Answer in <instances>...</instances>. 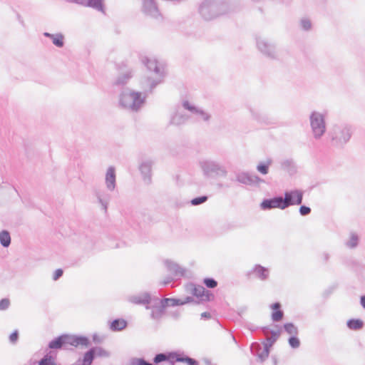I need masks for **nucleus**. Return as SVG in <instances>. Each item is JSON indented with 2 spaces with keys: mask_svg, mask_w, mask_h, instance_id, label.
Instances as JSON below:
<instances>
[{
  "mask_svg": "<svg viewBox=\"0 0 365 365\" xmlns=\"http://www.w3.org/2000/svg\"><path fill=\"white\" fill-rule=\"evenodd\" d=\"M120 104L125 108L136 109L143 103L141 94L133 91H126L121 94Z\"/></svg>",
  "mask_w": 365,
  "mask_h": 365,
  "instance_id": "nucleus-1",
  "label": "nucleus"
},
{
  "mask_svg": "<svg viewBox=\"0 0 365 365\" xmlns=\"http://www.w3.org/2000/svg\"><path fill=\"white\" fill-rule=\"evenodd\" d=\"M291 197L292 194H285L284 199L279 197L270 200H265L261 203V207L264 210L272 208L284 209L289 205Z\"/></svg>",
  "mask_w": 365,
  "mask_h": 365,
  "instance_id": "nucleus-2",
  "label": "nucleus"
},
{
  "mask_svg": "<svg viewBox=\"0 0 365 365\" xmlns=\"http://www.w3.org/2000/svg\"><path fill=\"white\" fill-rule=\"evenodd\" d=\"M311 125L316 136L323 135L325 131V123L322 115L313 113L311 115Z\"/></svg>",
  "mask_w": 365,
  "mask_h": 365,
  "instance_id": "nucleus-3",
  "label": "nucleus"
},
{
  "mask_svg": "<svg viewBox=\"0 0 365 365\" xmlns=\"http://www.w3.org/2000/svg\"><path fill=\"white\" fill-rule=\"evenodd\" d=\"M351 137L350 130L346 127L334 128L331 132V138L337 144L346 143Z\"/></svg>",
  "mask_w": 365,
  "mask_h": 365,
  "instance_id": "nucleus-4",
  "label": "nucleus"
},
{
  "mask_svg": "<svg viewBox=\"0 0 365 365\" xmlns=\"http://www.w3.org/2000/svg\"><path fill=\"white\" fill-rule=\"evenodd\" d=\"M65 340L66 346H88V340L86 337L82 336H76L71 335H65Z\"/></svg>",
  "mask_w": 365,
  "mask_h": 365,
  "instance_id": "nucleus-5",
  "label": "nucleus"
},
{
  "mask_svg": "<svg viewBox=\"0 0 365 365\" xmlns=\"http://www.w3.org/2000/svg\"><path fill=\"white\" fill-rule=\"evenodd\" d=\"M192 293L194 296L200 298L201 300L209 301L212 298V295L203 287L200 285L194 287Z\"/></svg>",
  "mask_w": 365,
  "mask_h": 365,
  "instance_id": "nucleus-6",
  "label": "nucleus"
},
{
  "mask_svg": "<svg viewBox=\"0 0 365 365\" xmlns=\"http://www.w3.org/2000/svg\"><path fill=\"white\" fill-rule=\"evenodd\" d=\"M252 273L255 274L256 277L262 280L266 279L269 275L268 270L260 265L255 266L252 271Z\"/></svg>",
  "mask_w": 365,
  "mask_h": 365,
  "instance_id": "nucleus-7",
  "label": "nucleus"
},
{
  "mask_svg": "<svg viewBox=\"0 0 365 365\" xmlns=\"http://www.w3.org/2000/svg\"><path fill=\"white\" fill-rule=\"evenodd\" d=\"M273 310L272 319L273 321L278 322L282 319L283 312L280 310V304L277 302L272 306Z\"/></svg>",
  "mask_w": 365,
  "mask_h": 365,
  "instance_id": "nucleus-8",
  "label": "nucleus"
},
{
  "mask_svg": "<svg viewBox=\"0 0 365 365\" xmlns=\"http://www.w3.org/2000/svg\"><path fill=\"white\" fill-rule=\"evenodd\" d=\"M50 349H60L63 346H66L65 335H62L54 340L51 341L48 345Z\"/></svg>",
  "mask_w": 365,
  "mask_h": 365,
  "instance_id": "nucleus-9",
  "label": "nucleus"
},
{
  "mask_svg": "<svg viewBox=\"0 0 365 365\" xmlns=\"http://www.w3.org/2000/svg\"><path fill=\"white\" fill-rule=\"evenodd\" d=\"M106 183L107 186L109 188H114L115 186V170L113 168H110L106 173Z\"/></svg>",
  "mask_w": 365,
  "mask_h": 365,
  "instance_id": "nucleus-10",
  "label": "nucleus"
},
{
  "mask_svg": "<svg viewBox=\"0 0 365 365\" xmlns=\"http://www.w3.org/2000/svg\"><path fill=\"white\" fill-rule=\"evenodd\" d=\"M285 194H292L291 202L289 205H299L302 201V193L298 190L286 192Z\"/></svg>",
  "mask_w": 365,
  "mask_h": 365,
  "instance_id": "nucleus-11",
  "label": "nucleus"
},
{
  "mask_svg": "<svg viewBox=\"0 0 365 365\" xmlns=\"http://www.w3.org/2000/svg\"><path fill=\"white\" fill-rule=\"evenodd\" d=\"M46 36H49L52 38L53 44H55L56 46L62 47L63 46V36L61 34H45Z\"/></svg>",
  "mask_w": 365,
  "mask_h": 365,
  "instance_id": "nucleus-12",
  "label": "nucleus"
},
{
  "mask_svg": "<svg viewBox=\"0 0 365 365\" xmlns=\"http://www.w3.org/2000/svg\"><path fill=\"white\" fill-rule=\"evenodd\" d=\"M126 327V322L123 319L114 320L110 325V327L114 331H120Z\"/></svg>",
  "mask_w": 365,
  "mask_h": 365,
  "instance_id": "nucleus-13",
  "label": "nucleus"
},
{
  "mask_svg": "<svg viewBox=\"0 0 365 365\" xmlns=\"http://www.w3.org/2000/svg\"><path fill=\"white\" fill-rule=\"evenodd\" d=\"M0 242L4 247H8L11 243V237L8 232H0Z\"/></svg>",
  "mask_w": 365,
  "mask_h": 365,
  "instance_id": "nucleus-14",
  "label": "nucleus"
},
{
  "mask_svg": "<svg viewBox=\"0 0 365 365\" xmlns=\"http://www.w3.org/2000/svg\"><path fill=\"white\" fill-rule=\"evenodd\" d=\"M363 322L361 319H351L348 321L347 326L351 329H360L363 327Z\"/></svg>",
  "mask_w": 365,
  "mask_h": 365,
  "instance_id": "nucleus-15",
  "label": "nucleus"
},
{
  "mask_svg": "<svg viewBox=\"0 0 365 365\" xmlns=\"http://www.w3.org/2000/svg\"><path fill=\"white\" fill-rule=\"evenodd\" d=\"M93 351H88L84 354L82 365H91L93 359Z\"/></svg>",
  "mask_w": 365,
  "mask_h": 365,
  "instance_id": "nucleus-16",
  "label": "nucleus"
},
{
  "mask_svg": "<svg viewBox=\"0 0 365 365\" xmlns=\"http://www.w3.org/2000/svg\"><path fill=\"white\" fill-rule=\"evenodd\" d=\"M285 331L290 335H296L297 334V327L292 323H287L284 325Z\"/></svg>",
  "mask_w": 365,
  "mask_h": 365,
  "instance_id": "nucleus-17",
  "label": "nucleus"
},
{
  "mask_svg": "<svg viewBox=\"0 0 365 365\" xmlns=\"http://www.w3.org/2000/svg\"><path fill=\"white\" fill-rule=\"evenodd\" d=\"M170 359H174V356L172 355V354H169V355H165V354H158L155 359H154V361L155 363H159V362H161V361H165V360H170Z\"/></svg>",
  "mask_w": 365,
  "mask_h": 365,
  "instance_id": "nucleus-18",
  "label": "nucleus"
},
{
  "mask_svg": "<svg viewBox=\"0 0 365 365\" xmlns=\"http://www.w3.org/2000/svg\"><path fill=\"white\" fill-rule=\"evenodd\" d=\"M38 365H57L55 363L54 359L51 356H46L40 361Z\"/></svg>",
  "mask_w": 365,
  "mask_h": 365,
  "instance_id": "nucleus-19",
  "label": "nucleus"
},
{
  "mask_svg": "<svg viewBox=\"0 0 365 365\" xmlns=\"http://www.w3.org/2000/svg\"><path fill=\"white\" fill-rule=\"evenodd\" d=\"M203 282L205 284V286L208 288H215L217 285V282L215 279L211 278H205Z\"/></svg>",
  "mask_w": 365,
  "mask_h": 365,
  "instance_id": "nucleus-20",
  "label": "nucleus"
},
{
  "mask_svg": "<svg viewBox=\"0 0 365 365\" xmlns=\"http://www.w3.org/2000/svg\"><path fill=\"white\" fill-rule=\"evenodd\" d=\"M91 351H93V355L99 356H107L108 353L100 347H96L91 349Z\"/></svg>",
  "mask_w": 365,
  "mask_h": 365,
  "instance_id": "nucleus-21",
  "label": "nucleus"
},
{
  "mask_svg": "<svg viewBox=\"0 0 365 365\" xmlns=\"http://www.w3.org/2000/svg\"><path fill=\"white\" fill-rule=\"evenodd\" d=\"M289 344L292 348H298L300 345V341L297 337L293 336L289 338Z\"/></svg>",
  "mask_w": 365,
  "mask_h": 365,
  "instance_id": "nucleus-22",
  "label": "nucleus"
},
{
  "mask_svg": "<svg viewBox=\"0 0 365 365\" xmlns=\"http://www.w3.org/2000/svg\"><path fill=\"white\" fill-rule=\"evenodd\" d=\"M357 242H358V237L355 235H351L347 242V245L349 247L353 248L356 246Z\"/></svg>",
  "mask_w": 365,
  "mask_h": 365,
  "instance_id": "nucleus-23",
  "label": "nucleus"
},
{
  "mask_svg": "<svg viewBox=\"0 0 365 365\" xmlns=\"http://www.w3.org/2000/svg\"><path fill=\"white\" fill-rule=\"evenodd\" d=\"M207 198L205 196H202V197H196V198L192 199L191 202L194 205H200V204H201L202 202H205L207 200Z\"/></svg>",
  "mask_w": 365,
  "mask_h": 365,
  "instance_id": "nucleus-24",
  "label": "nucleus"
},
{
  "mask_svg": "<svg viewBox=\"0 0 365 365\" xmlns=\"http://www.w3.org/2000/svg\"><path fill=\"white\" fill-rule=\"evenodd\" d=\"M10 305V301L8 299H3L0 302V310L6 309Z\"/></svg>",
  "mask_w": 365,
  "mask_h": 365,
  "instance_id": "nucleus-25",
  "label": "nucleus"
},
{
  "mask_svg": "<svg viewBox=\"0 0 365 365\" xmlns=\"http://www.w3.org/2000/svg\"><path fill=\"white\" fill-rule=\"evenodd\" d=\"M268 167L269 165L267 164H260L257 166V170L262 174H267L268 173Z\"/></svg>",
  "mask_w": 365,
  "mask_h": 365,
  "instance_id": "nucleus-26",
  "label": "nucleus"
},
{
  "mask_svg": "<svg viewBox=\"0 0 365 365\" xmlns=\"http://www.w3.org/2000/svg\"><path fill=\"white\" fill-rule=\"evenodd\" d=\"M19 338V333L17 331H14L12 334L9 336V340L12 343H15Z\"/></svg>",
  "mask_w": 365,
  "mask_h": 365,
  "instance_id": "nucleus-27",
  "label": "nucleus"
},
{
  "mask_svg": "<svg viewBox=\"0 0 365 365\" xmlns=\"http://www.w3.org/2000/svg\"><path fill=\"white\" fill-rule=\"evenodd\" d=\"M299 212L302 215H307L311 212V210L308 207L302 206L299 209Z\"/></svg>",
  "mask_w": 365,
  "mask_h": 365,
  "instance_id": "nucleus-28",
  "label": "nucleus"
},
{
  "mask_svg": "<svg viewBox=\"0 0 365 365\" xmlns=\"http://www.w3.org/2000/svg\"><path fill=\"white\" fill-rule=\"evenodd\" d=\"M269 355V349L267 346H265L264 351L263 354L259 355V358L261 361H264Z\"/></svg>",
  "mask_w": 365,
  "mask_h": 365,
  "instance_id": "nucleus-29",
  "label": "nucleus"
},
{
  "mask_svg": "<svg viewBox=\"0 0 365 365\" xmlns=\"http://www.w3.org/2000/svg\"><path fill=\"white\" fill-rule=\"evenodd\" d=\"M63 274V270L61 269H58L55 271L53 274V279L54 280H57L60 277H61Z\"/></svg>",
  "mask_w": 365,
  "mask_h": 365,
  "instance_id": "nucleus-30",
  "label": "nucleus"
},
{
  "mask_svg": "<svg viewBox=\"0 0 365 365\" xmlns=\"http://www.w3.org/2000/svg\"><path fill=\"white\" fill-rule=\"evenodd\" d=\"M279 336V332H273L272 336L271 338L269 339V341H270V346L277 339L278 336Z\"/></svg>",
  "mask_w": 365,
  "mask_h": 365,
  "instance_id": "nucleus-31",
  "label": "nucleus"
},
{
  "mask_svg": "<svg viewBox=\"0 0 365 365\" xmlns=\"http://www.w3.org/2000/svg\"><path fill=\"white\" fill-rule=\"evenodd\" d=\"M134 302L135 303H140V304H148V302H149V297L148 296H146L143 299H137V298H135L134 299Z\"/></svg>",
  "mask_w": 365,
  "mask_h": 365,
  "instance_id": "nucleus-32",
  "label": "nucleus"
},
{
  "mask_svg": "<svg viewBox=\"0 0 365 365\" xmlns=\"http://www.w3.org/2000/svg\"><path fill=\"white\" fill-rule=\"evenodd\" d=\"M176 360L177 361H184V359H178V358ZM185 361H186L187 363V365H194V361L190 359H185Z\"/></svg>",
  "mask_w": 365,
  "mask_h": 365,
  "instance_id": "nucleus-33",
  "label": "nucleus"
},
{
  "mask_svg": "<svg viewBox=\"0 0 365 365\" xmlns=\"http://www.w3.org/2000/svg\"><path fill=\"white\" fill-rule=\"evenodd\" d=\"M201 317L206 319H210L211 317V315L209 312H205L201 314Z\"/></svg>",
  "mask_w": 365,
  "mask_h": 365,
  "instance_id": "nucleus-34",
  "label": "nucleus"
},
{
  "mask_svg": "<svg viewBox=\"0 0 365 365\" xmlns=\"http://www.w3.org/2000/svg\"><path fill=\"white\" fill-rule=\"evenodd\" d=\"M138 365H152V364L147 363L146 361L140 359L138 361Z\"/></svg>",
  "mask_w": 365,
  "mask_h": 365,
  "instance_id": "nucleus-35",
  "label": "nucleus"
},
{
  "mask_svg": "<svg viewBox=\"0 0 365 365\" xmlns=\"http://www.w3.org/2000/svg\"><path fill=\"white\" fill-rule=\"evenodd\" d=\"M361 304L362 307L365 309V296L361 297Z\"/></svg>",
  "mask_w": 365,
  "mask_h": 365,
  "instance_id": "nucleus-36",
  "label": "nucleus"
},
{
  "mask_svg": "<svg viewBox=\"0 0 365 365\" xmlns=\"http://www.w3.org/2000/svg\"><path fill=\"white\" fill-rule=\"evenodd\" d=\"M177 304H183V302H180V303H178V302Z\"/></svg>",
  "mask_w": 365,
  "mask_h": 365,
  "instance_id": "nucleus-37",
  "label": "nucleus"
},
{
  "mask_svg": "<svg viewBox=\"0 0 365 365\" xmlns=\"http://www.w3.org/2000/svg\"><path fill=\"white\" fill-rule=\"evenodd\" d=\"M88 4H91V1H90V0H88Z\"/></svg>",
  "mask_w": 365,
  "mask_h": 365,
  "instance_id": "nucleus-38",
  "label": "nucleus"
}]
</instances>
